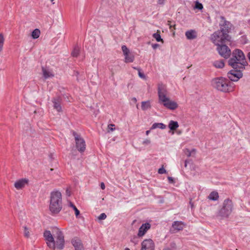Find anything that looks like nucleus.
Returning <instances> with one entry per match:
<instances>
[{
    "instance_id": "obj_1",
    "label": "nucleus",
    "mask_w": 250,
    "mask_h": 250,
    "mask_svg": "<svg viewBox=\"0 0 250 250\" xmlns=\"http://www.w3.org/2000/svg\"><path fill=\"white\" fill-rule=\"evenodd\" d=\"M158 95L159 102L163 104V105L170 110L176 109L178 105L176 102L171 100L167 96V91L166 85L159 83L158 86Z\"/></svg>"
},
{
    "instance_id": "obj_2",
    "label": "nucleus",
    "mask_w": 250,
    "mask_h": 250,
    "mask_svg": "<svg viewBox=\"0 0 250 250\" xmlns=\"http://www.w3.org/2000/svg\"><path fill=\"white\" fill-rule=\"evenodd\" d=\"M228 63L233 69H244L248 64L244 54L238 49L233 51L232 57L229 60Z\"/></svg>"
},
{
    "instance_id": "obj_3",
    "label": "nucleus",
    "mask_w": 250,
    "mask_h": 250,
    "mask_svg": "<svg viewBox=\"0 0 250 250\" xmlns=\"http://www.w3.org/2000/svg\"><path fill=\"white\" fill-rule=\"evenodd\" d=\"M62 208V196L58 190H54L50 193L49 210L52 213L57 214Z\"/></svg>"
},
{
    "instance_id": "obj_4",
    "label": "nucleus",
    "mask_w": 250,
    "mask_h": 250,
    "mask_svg": "<svg viewBox=\"0 0 250 250\" xmlns=\"http://www.w3.org/2000/svg\"><path fill=\"white\" fill-rule=\"evenodd\" d=\"M212 84L214 88L222 92H229L233 90V84L222 77L213 79Z\"/></svg>"
},
{
    "instance_id": "obj_5",
    "label": "nucleus",
    "mask_w": 250,
    "mask_h": 250,
    "mask_svg": "<svg viewBox=\"0 0 250 250\" xmlns=\"http://www.w3.org/2000/svg\"><path fill=\"white\" fill-rule=\"evenodd\" d=\"M210 40L216 46L231 41V37L227 33L217 30L210 36Z\"/></svg>"
},
{
    "instance_id": "obj_6",
    "label": "nucleus",
    "mask_w": 250,
    "mask_h": 250,
    "mask_svg": "<svg viewBox=\"0 0 250 250\" xmlns=\"http://www.w3.org/2000/svg\"><path fill=\"white\" fill-rule=\"evenodd\" d=\"M233 208V205L231 200L225 199L223 203L222 207L219 212V214L222 217L227 218L231 213Z\"/></svg>"
},
{
    "instance_id": "obj_7",
    "label": "nucleus",
    "mask_w": 250,
    "mask_h": 250,
    "mask_svg": "<svg viewBox=\"0 0 250 250\" xmlns=\"http://www.w3.org/2000/svg\"><path fill=\"white\" fill-rule=\"evenodd\" d=\"M56 240H54L53 243L54 244V248H50L54 250L56 249L61 250L63 249L64 245V236L62 232L57 229L56 231Z\"/></svg>"
},
{
    "instance_id": "obj_8",
    "label": "nucleus",
    "mask_w": 250,
    "mask_h": 250,
    "mask_svg": "<svg viewBox=\"0 0 250 250\" xmlns=\"http://www.w3.org/2000/svg\"><path fill=\"white\" fill-rule=\"evenodd\" d=\"M220 29L223 33L228 34L232 28V24L231 23L226 20L224 17H220V21L219 22Z\"/></svg>"
},
{
    "instance_id": "obj_9",
    "label": "nucleus",
    "mask_w": 250,
    "mask_h": 250,
    "mask_svg": "<svg viewBox=\"0 0 250 250\" xmlns=\"http://www.w3.org/2000/svg\"><path fill=\"white\" fill-rule=\"evenodd\" d=\"M244 69H233L228 73V77L231 81H238L243 76L242 71Z\"/></svg>"
},
{
    "instance_id": "obj_10",
    "label": "nucleus",
    "mask_w": 250,
    "mask_h": 250,
    "mask_svg": "<svg viewBox=\"0 0 250 250\" xmlns=\"http://www.w3.org/2000/svg\"><path fill=\"white\" fill-rule=\"evenodd\" d=\"M217 46V50L221 57L225 59H228L230 57L231 50L228 46L223 44H221Z\"/></svg>"
},
{
    "instance_id": "obj_11",
    "label": "nucleus",
    "mask_w": 250,
    "mask_h": 250,
    "mask_svg": "<svg viewBox=\"0 0 250 250\" xmlns=\"http://www.w3.org/2000/svg\"><path fill=\"white\" fill-rule=\"evenodd\" d=\"M73 135L75 137L77 149L81 152H83L85 149V143L84 140L75 132H73Z\"/></svg>"
},
{
    "instance_id": "obj_12",
    "label": "nucleus",
    "mask_w": 250,
    "mask_h": 250,
    "mask_svg": "<svg viewBox=\"0 0 250 250\" xmlns=\"http://www.w3.org/2000/svg\"><path fill=\"white\" fill-rule=\"evenodd\" d=\"M122 50L125 56V62L126 63L133 62L134 60V56L129 49L125 45H123Z\"/></svg>"
},
{
    "instance_id": "obj_13",
    "label": "nucleus",
    "mask_w": 250,
    "mask_h": 250,
    "mask_svg": "<svg viewBox=\"0 0 250 250\" xmlns=\"http://www.w3.org/2000/svg\"><path fill=\"white\" fill-rule=\"evenodd\" d=\"M155 245L151 239L144 240L141 244L140 250H154Z\"/></svg>"
},
{
    "instance_id": "obj_14",
    "label": "nucleus",
    "mask_w": 250,
    "mask_h": 250,
    "mask_svg": "<svg viewBox=\"0 0 250 250\" xmlns=\"http://www.w3.org/2000/svg\"><path fill=\"white\" fill-rule=\"evenodd\" d=\"M43 236L49 248H54L53 241L54 238L49 230H45L43 233Z\"/></svg>"
},
{
    "instance_id": "obj_15",
    "label": "nucleus",
    "mask_w": 250,
    "mask_h": 250,
    "mask_svg": "<svg viewBox=\"0 0 250 250\" xmlns=\"http://www.w3.org/2000/svg\"><path fill=\"white\" fill-rule=\"evenodd\" d=\"M29 180L27 178H22L17 180L14 183V187L17 189H21L27 185Z\"/></svg>"
},
{
    "instance_id": "obj_16",
    "label": "nucleus",
    "mask_w": 250,
    "mask_h": 250,
    "mask_svg": "<svg viewBox=\"0 0 250 250\" xmlns=\"http://www.w3.org/2000/svg\"><path fill=\"white\" fill-rule=\"evenodd\" d=\"M150 228V224L146 223L143 224L139 228L138 235L139 237L143 236L146 231Z\"/></svg>"
},
{
    "instance_id": "obj_17",
    "label": "nucleus",
    "mask_w": 250,
    "mask_h": 250,
    "mask_svg": "<svg viewBox=\"0 0 250 250\" xmlns=\"http://www.w3.org/2000/svg\"><path fill=\"white\" fill-rule=\"evenodd\" d=\"M185 226L184 223L181 221H174L172 224V227L173 230L172 231L175 232L184 229Z\"/></svg>"
},
{
    "instance_id": "obj_18",
    "label": "nucleus",
    "mask_w": 250,
    "mask_h": 250,
    "mask_svg": "<svg viewBox=\"0 0 250 250\" xmlns=\"http://www.w3.org/2000/svg\"><path fill=\"white\" fill-rule=\"evenodd\" d=\"M71 243L75 248V250L83 248V245L81 240L78 238L75 237L72 239Z\"/></svg>"
},
{
    "instance_id": "obj_19",
    "label": "nucleus",
    "mask_w": 250,
    "mask_h": 250,
    "mask_svg": "<svg viewBox=\"0 0 250 250\" xmlns=\"http://www.w3.org/2000/svg\"><path fill=\"white\" fill-rule=\"evenodd\" d=\"M185 36L187 39L191 40L197 37V33L195 30L191 29L186 32Z\"/></svg>"
},
{
    "instance_id": "obj_20",
    "label": "nucleus",
    "mask_w": 250,
    "mask_h": 250,
    "mask_svg": "<svg viewBox=\"0 0 250 250\" xmlns=\"http://www.w3.org/2000/svg\"><path fill=\"white\" fill-rule=\"evenodd\" d=\"M54 108L58 112L62 111V107L61 105V99L59 98H54L52 100Z\"/></svg>"
},
{
    "instance_id": "obj_21",
    "label": "nucleus",
    "mask_w": 250,
    "mask_h": 250,
    "mask_svg": "<svg viewBox=\"0 0 250 250\" xmlns=\"http://www.w3.org/2000/svg\"><path fill=\"white\" fill-rule=\"evenodd\" d=\"M43 76L45 79H47L54 76L53 73L48 69L42 67Z\"/></svg>"
},
{
    "instance_id": "obj_22",
    "label": "nucleus",
    "mask_w": 250,
    "mask_h": 250,
    "mask_svg": "<svg viewBox=\"0 0 250 250\" xmlns=\"http://www.w3.org/2000/svg\"><path fill=\"white\" fill-rule=\"evenodd\" d=\"M179 127V124L177 121L171 120L168 124V127L171 130H175Z\"/></svg>"
},
{
    "instance_id": "obj_23",
    "label": "nucleus",
    "mask_w": 250,
    "mask_h": 250,
    "mask_svg": "<svg viewBox=\"0 0 250 250\" xmlns=\"http://www.w3.org/2000/svg\"><path fill=\"white\" fill-rule=\"evenodd\" d=\"M213 64L217 68H222L225 65L224 62L223 60L215 61L213 62Z\"/></svg>"
},
{
    "instance_id": "obj_24",
    "label": "nucleus",
    "mask_w": 250,
    "mask_h": 250,
    "mask_svg": "<svg viewBox=\"0 0 250 250\" xmlns=\"http://www.w3.org/2000/svg\"><path fill=\"white\" fill-rule=\"evenodd\" d=\"M219 198L218 193L216 191L211 192L208 196V198L212 201H216Z\"/></svg>"
},
{
    "instance_id": "obj_25",
    "label": "nucleus",
    "mask_w": 250,
    "mask_h": 250,
    "mask_svg": "<svg viewBox=\"0 0 250 250\" xmlns=\"http://www.w3.org/2000/svg\"><path fill=\"white\" fill-rule=\"evenodd\" d=\"M166 127V125L163 123H154L151 126L150 129H154L157 128H159L162 129H164Z\"/></svg>"
},
{
    "instance_id": "obj_26",
    "label": "nucleus",
    "mask_w": 250,
    "mask_h": 250,
    "mask_svg": "<svg viewBox=\"0 0 250 250\" xmlns=\"http://www.w3.org/2000/svg\"><path fill=\"white\" fill-rule=\"evenodd\" d=\"M151 107L150 101H144L142 102L141 107L143 110H146Z\"/></svg>"
},
{
    "instance_id": "obj_27",
    "label": "nucleus",
    "mask_w": 250,
    "mask_h": 250,
    "mask_svg": "<svg viewBox=\"0 0 250 250\" xmlns=\"http://www.w3.org/2000/svg\"><path fill=\"white\" fill-rule=\"evenodd\" d=\"M68 206L70 208H71L75 211V215L76 217H78L80 214V211L76 208V207L70 201L68 202Z\"/></svg>"
},
{
    "instance_id": "obj_28",
    "label": "nucleus",
    "mask_w": 250,
    "mask_h": 250,
    "mask_svg": "<svg viewBox=\"0 0 250 250\" xmlns=\"http://www.w3.org/2000/svg\"><path fill=\"white\" fill-rule=\"evenodd\" d=\"M152 36L156 40L157 42H163V40L161 38V37L160 35V31L157 30L156 33H155L152 35Z\"/></svg>"
},
{
    "instance_id": "obj_29",
    "label": "nucleus",
    "mask_w": 250,
    "mask_h": 250,
    "mask_svg": "<svg viewBox=\"0 0 250 250\" xmlns=\"http://www.w3.org/2000/svg\"><path fill=\"white\" fill-rule=\"evenodd\" d=\"M41 34L40 30L39 29H34L31 34L32 37L34 39H36L40 37Z\"/></svg>"
},
{
    "instance_id": "obj_30",
    "label": "nucleus",
    "mask_w": 250,
    "mask_h": 250,
    "mask_svg": "<svg viewBox=\"0 0 250 250\" xmlns=\"http://www.w3.org/2000/svg\"><path fill=\"white\" fill-rule=\"evenodd\" d=\"M4 41L5 39L2 33H0V53L3 50Z\"/></svg>"
},
{
    "instance_id": "obj_31",
    "label": "nucleus",
    "mask_w": 250,
    "mask_h": 250,
    "mask_svg": "<svg viewBox=\"0 0 250 250\" xmlns=\"http://www.w3.org/2000/svg\"><path fill=\"white\" fill-rule=\"evenodd\" d=\"M80 48L78 46H76L72 52V55L73 57H77L80 53Z\"/></svg>"
},
{
    "instance_id": "obj_32",
    "label": "nucleus",
    "mask_w": 250,
    "mask_h": 250,
    "mask_svg": "<svg viewBox=\"0 0 250 250\" xmlns=\"http://www.w3.org/2000/svg\"><path fill=\"white\" fill-rule=\"evenodd\" d=\"M194 8L201 10L203 8V6L202 3L198 1H196Z\"/></svg>"
},
{
    "instance_id": "obj_33",
    "label": "nucleus",
    "mask_w": 250,
    "mask_h": 250,
    "mask_svg": "<svg viewBox=\"0 0 250 250\" xmlns=\"http://www.w3.org/2000/svg\"><path fill=\"white\" fill-rule=\"evenodd\" d=\"M24 235L27 238L30 236L29 230L26 227H24Z\"/></svg>"
},
{
    "instance_id": "obj_34",
    "label": "nucleus",
    "mask_w": 250,
    "mask_h": 250,
    "mask_svg": "<svg viewBox=\"0 0 250 250\" xmlns=\"http://www.w3.org/2000/svg\"><path fill=\"white\" fill-rule=\"evenodd\" d=\"M137 69L138 70V75H139V76L143 79H146V76L145 75L142 73L141 71V69L140 68H137Z\"/></svg>"
},
{
    "instance_id": "obj_35",
    "label": "nucleus",
    "mask_w": 250,
    "mask_h": 250,
    "mask_svg": "<svg viewBox=\"0 0 250 250\" xmlns=\"http://www.w3.org/2000/svg\"><path fill=\"white\" fill-rule=\"evenodd\" d=\"M151 144V141L149 139H145L143 142L142 144L145 146L149 145Z\"/></svg>"
},
{
    "instance_id": "obj_36",
    "label": "nucleus",
    "mask_w": 250,
    "mask_h": 250,
    "mask_svg": "<svg viewBox=\"0 0 250 250\" xmlns=\"http://www.w3.org/2000/svg\"><path fill=\"white\" fill-rule=\"evenodd\" d=\"M106 218V215L104 213H101L98 216L99 220H104Z\"/></svg>"
},
{
    "instance_id": "obj_37",
    "label": "nucleus",
    "mask_w": 250,
    "mask_h": 250,
    "mask_svg": "<svg viewBox=\"0 0 250 250\" xmlns=\"http://www.w3.org/2000/svg\"><path fill=\"white\" fill-rule=\"evenodd\" d=\"M158 173L160 174H164L167 173L166 170L163 167H161L158 169Z\"/></svg>"
},
{
    "instance_id": "obj_38",
    "label": "nucleus",
    "mask_w": 250,
    "mask_h": 250,
    "mask_svg": "<svg viewBox=\"0 0 250 250\" xmlns=\"http://www.w3.org/2000/svg\"><path fill=\"white\" fill-rule=\"evenodd\" d=\"M131 241L134 243L135 245L138 243V240L136 237H134L132 239H131Z\"/></svg>"
},
{
    "instance_id": "obj_39",
    "label": "nucleus",
    "mask_w": 250,
    "mask_h": 250,
    "mask_svg": "<svg viewBox=\"0 0 250 250\" xmlns=\"http://www.w3.org/2000/svg\"><path fill=\"white\" fill-rule=\"evenodd\" d=\"M166 0H158V3L160 5H163L165 2Z\"/></svg>"
},
{
    "instance_id": "obj_40",
    "label": "nucleus",
    "mask_w": 250,
    "mask_h": 250,
    "mask_svg": "<svg viewBox=\"0 0 250 250\" xmlns=\"http://www.w3.org/2000/svg\"><path fill=\"white\" fill-rule=\"evenodd\" d=\"M114 126V125L110 124V125H108V128H109L110 130H111V131H113V130L115 129V128H112V127H111Z\"/></svg>"
},
{
    "instance_id": "obj_41",
    "label": "nucleus",
    "mask_w": 250,
    "mask_h": 250,
    "mask_svg": "<svg viewBox=\"0 0 250 250\" xmlns=\"http://www.w3.org/2000/svg\"><path fill=\"white\" fill-rule=\"evenodd\" d=\"M158 46H159V44H157V43H155V44H152V47L154 49H156L157 47H158Z\"/></svg>"
},
{
    "instance_id": "obj_42",
    "label": "nucleus",
    "mask_w": 250,
    "mask_h": 250,
    "mask_svg": "<svg viewBox=\"0 0 250 250\" xmlns=\"http://www.w3.org/2000/svg\"><path fill=\"white\" fill-rule=\"evenodd\" d=\"M168 180L169 182L170 183H172L174 182L173 178L171 177H168Z\"/></svg>"
},
{
    "instance_id": "obj_43",
    "label": "nucleus",
    "mask_w": 250,
    "mask_h": 250,
    "mask_svg": "<svg viewBox=\"0 0 250 250\" xmlns=\"http://www.w3.org/2000/svg\"><path fill=\"white\" fill-rule=\"evenodd\" d=\"M101 188L102 189H105V187L104 184L103 182L101 183Z\"/></svg>"
},
{
    "instance_id": "obj_44",
    "label": "nucleus",
    "mask_w": 250,
    "mask_h": 250,
    "mask_svg": "<svg viewBox=\"0 0 250 250\" xmlns=\"http://www.w3.org/2000/svg\"><path fill=\"white\" fill-rule=\"evenodd\" d=\"M150 132V130H146V135H147V136L148 135V134H149Z\"/></svg>"
},
{
    "instance_id": "obj_45",
    "label": "nucleus",
    "mask_w": 250,
    "mask_h": 250,
    "mask_svg": "<svg viewBox=\"0 0 250 250\" xmlns=\"http://www.w3.org/2000/svg\"><path fill=\"white\" fill-rule=\"evenodd\" d=\"M163 250H173L169 248H166Z\"/></svg>"
},
{
    "instance_id": "obj_46",
    "label": "nucleus",
    "mask_w": 250,
    "mask_h": 250,
    "mask_svg": "<svg viewBox=\"0 0 250 250\" xmlns=\"http://www.w3.org/2000/svg\"><path fill=\"white\" fill-rule=\"evenodd\" d=\"M66 194H67L68 196H69V195H70V191H68V190H66Z\"/></svg>"
},
{
    "instance_id": "obj_47",
    "label": "nucleus",
    "mask_w": 250,
    "mask_h": 250,
    "mask_svg": "<svg viewBox=\"0 0 250 250\" xmlns=\"http://www.w3.org/2000/svg\"><path fill=\"white\" fill-rule=\"evenodd\" d=\"M54 0H50V1L52 2V4H54Z\"/></svg>"
},
{
    "instance_id": "obj_48",
    "label": "nucleus",
    "mask_w": 250,
    "mask_h": 250,
    "mask_svg": "<svg viewBox=\"0 0 250 250\" xmlns=\"http://www.w3.org/2000/svg\"><path fill=\"white\" fill-rule=\"evenodd\" d=\"M190 205H191V207H193V204H192V203H191V202H190Z\"/></svg>"
},
{
    "instance_id": "obj_49",
    "label": "nucleus",
    "mask_w": 250,
    "mask_h": 250,
    "mask_svg": "<svg viewBox=\"0 0 250 250\" xmlns=\"http://www.w3.org/2000/svg\"><path fill=\"white\" fill-rule=\"evenodd\" d=\"M125 250H130V249L128 248H126Z\"/></svg>"
},
{
    "instance_id": "obj_50",
    "label": "nucleus",
    "mask_w": 250,
    "mask_h": 250,
    "mask_svg": "<svg viewBox=\"0 0 250 250\" xmlns=\"http://www.w3.org/2000/svg\"><path fill=\"white\" fill-rule=\"evenodd\" d=\"M133 100H134V101H136V98H134Z\"/></svg>"
}]
</instances>
